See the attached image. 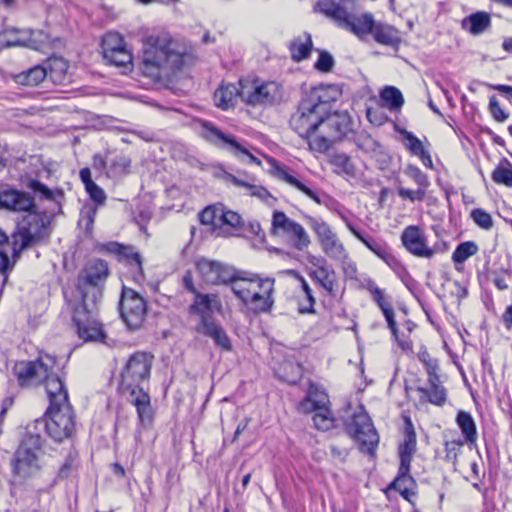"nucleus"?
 <instances>
[{
	"mask_svg": "<svg viewBox=\"0 0 512 512\" xmlns=\"http://www.w3.org/2000/svg\"><path fill=\"white\" fill-rule=\"evenodd\" d=\"M197 270L203 280L209 284H229L235 297L254 313L268 312L273 307L274 279L272 278H261L257 275L246 277L244 272L208 259L199 260Z\"/></svg>",
	"mask_w": 512,
	"mask_h": 512,
	"instance_id": "obj_1",
	"label": "nucleus"
},
{
	"mask_svg": "<svg viewBox=\"0 0 512 512\" xmlns=\"http://www.w3.org/2000/svg\"><path fill=\"white\" fill-rule=\"evenodd\" d=\"M190 58L188 45L165 31L152 33L143 42L140 70L154 80L181 69Z\"/></svg>",
	"mask_w": 512,
	"mask_h": 512,
	"instance_id": "obj_2",
	"label": "nucleus"
},
{
	"mask_svg": "<svg viewBox=\"0 0 512 512\" xmlns=\"http://www.w3.org/2000/svg\"><path fill=\"white\" fill-rule=\"evenodd\" d=\"M0 209L27 213L12 234L13 257L17 259L22 250L41 238L44 229L43 220L36 213L34 198L10 186L0 187Z\"/></svg>",
	"mask_w": 512,
	"mask_h": 512,
	"instance_id": "obj_3",
	"label": "nucleus"
},
{
	"mask_svg": "<svg viewBox=\"0 0 512 512\" xmlns=\"http://www.w3.org/2000/svg\"><path fill=\"white\" fill-rule=\"evenodd\" d=\"M153 359L154 356L150 353L135 352L130 355L120 372L119 389L128 395L129 402L136 407L141 423H150L153 418L150 396L141 386L150 377Z\"/></svg>",
	"mask_w": 512,
	"mask_h": 512,
	"instance_id": "obj_4",
	"label": "nucleus"
},
{
	"mask_svg": "<svg viewBox=\"0 0 512 512\" xmlns=\"http://www.w3.org/2000/svg\"><path fill=\"white\" fill-rule=\"evenodd\" d=\"M43 440L38 434L28 435L15 452L14 473L23 479L36 475L44 464Z\"/></svg>",
	"mask_w": 512,
	"mask_h": 512,
	"instance_id": "obj_5",
	"label": "nucleus"
},
{
	"mask_svg": "<svg viewBox=\"0 0 512 512\" xmlns=\"http://www.w3.org/2000/svg\"><path fill=\"white\" fill-rule=\"evenodd\" d=\"M321 7L326 18L358 38L362 39L371 33L375 21L371 13L366 12L356 15L347 9L345 2H342L340 5L332 4L329 7L322 3Z\"/></svg>",
	"mask_w": 512,
	"mask_h": 512,
	"instance_id": "obj_6",
	"label": "nucleus"
},
{
	"mask_svg": "<svg viewBox=\"0 0 512 512\" xmlns=\"http://www.w3.org/2000/svg\"><path fill=\"white\" fill-rule=\"evenodd\" d=\"M284 97L283 87L275 81L243 80L241 99L253 107L279 104Z\"/></svg>",
	"mask_w": 512,
	"mask_h": 512,
	"instance_id": "obj_7",
	"label": "nucleus"
},
{
	"mask_svg": "<svg viewBox=\"0 0 512 512\" xmlns=\"http://www.w3.org/2000/svg\"><path fill=\"white\" fill-rule=\"evenodd\" d=\"M348 433L358 442L362 452L373 455L379 444V435L368 413L360 407L346 423Z\"/></svg>",
	"mask_w": 512,
	"mask_h": 512,
	"instance_id": "obj_8",
	"label": "nucleus"
},
{
	"mask_svg": "<svg viewBox=\"0 0 512 512\" xmlns=\"http://www.w3.org/2000/svg\"><path fill=\"white\" fill-rule=\"evenodd\" d=\"M36 428H44L55 441H62L72 435L74 416L71 406L48 409V416L36 421Z\"/></svg>",
	"mask_w": 512,
	"mask_h": 512,
	"instance_id": "obj_9",
	"label": "nucleus"
},
{
	"mask_svg": "<svg viewBox=\"0 0 512 512\" xmlns=\"http://www.w3.org/2000/svg\"><path fill=\"white\" fill-rule=\"evenodd\" d=\"M56 360L50 355H41L36 361H20L14 365L13 372L21 386L43 383L51 369H55Z\"/></svg>",
	"mask_w": 512,
	"mask_h": 512,
	"instance_id": "obj_10",
	"label": "nucleus"
},
{
	"mask_svg": "<svg viewBox=\"0 0 512 512\" xmlns=\"http://www.w3.org/2000/svg\"><path fill=\"white\" fill-rule=\"evenodd\" d=\"M89 304L85 298L74 305L73 322L77 333L84 341H103L105 334L101 325L93 318L96 296Z\"/></svg>",
	"mask_w": 512,
	"mask_h": 512,
	"instance_id": "obj_11",
	"label": "nucleus"
},
{
	"mask_svg": "<svg viewBox=\"0 0 512 512\" xmlns=\"http://www.w3.org/2000/svg\"><path fill=\"white\" fill-rule=\"evenodd\" d=\"M307 222L315 233L322 251L328 257L338 261H343L348 258V252L344 244L327 222L321 218L312 216L307 217Z\"/></svg>",
	"mask_w": 512,
	"mask_h": 512,
	"instance_id": "obj_12",
	"label": "nucleus"
},
{
	"mask_svg": "<svg viewBox=\"0 0 512 512\" xmlns=\"http://www.w3.org/2000/svg\"><path fill=\"white\" fill-rule=\"evenodd\" d=\"M147 305L144 298L133 289L123 287L120 300L121 318L131 330L139 329L145 320Z\"/></svg>",
	"mask_w": 512,
	"mask_h": 512,
	"instance_id": "obj_13",
	"label": "nucleus"
},
{
	"mask_svg": "<svg viewBox=\"0 0 512 512\" xmlns=\"http://www.w3.org/2000/svg\"><path fill=\"white\" fill-rule=\"evenodd\" d=\"M272 234H284L288 236L295 249L303 251L310 243V236L305 228L298 222L290 219L284 212L275 211L271 222Z\"/></svg>",
	"mask_w": 512,
	"mask_h": 512,
	"instance_id": "obj_14",
	"label": "nucleus"
},
{
	"mask_svg": "<svg viewBox=\"0 0 512 512\" xmlns=\"http://www.w3.org/2000/svg\"><path fill=\"white\" fill-rule=\"evenodd\" d=\"M201 135L209 142L228 149L232 154L241 160L248 159L250 163L261 165V161L252 155L242 144L230 135L224 134L221 130L209 122L201 123Z\"/></svg>",
	"mask_w": 512,
	"mask_h": 512,
	"instance_id": "obj_15",
	"label": "nucleus"
},
{
	"mask_svg": "<svg viewBox=\"0 0 512 512\" xmlns=\"http://www.w3.org/2000/svg\"><path fill=\"white\" fill-rule=\"evenodd\" d=\"M322 111L304 97L290 118V127L300 136L309 137L321 124Z\"/></svg>",
	"mask_w": 512,
	"mask_h": 512,
	"instance_id": "obj_16",
	"label": "nucleus"
},
{
	"mask_svg": "<svg viewBox=\"0 0 512 512\" xmlns=\"http://www.w3.org/2000/svg\"><path fill=\"white\" fill-rule=\"evenodd\" d=\"M49 44V37L43 31L6 29L0 32V50L14 47L27 46L35 50H42Z\"/></svg>",
	"mask_w": 512,
	"mask_h": 512,
	"instance_id": "obj_17",
	"label": "nucleus"
},
{
	"mask_svg": "<svg viewBox=\"0 0 512 512\" xmlns=\"http://www.w3.org/2000/svg\"><path fill=\"white\" fill-rule=\"evenodd\" d=\"M108 275L109 268L106 261L101 259L88 261L78 275L77 291L80 295V301L85 298L88 302L86 289L88 287L95 289L107 279Z\"/></svg>",
	"mask_w": 512,
	"mask_h": 512,
	"instance_id": "obj_18",
	"label": "nucleus"
},
{
	"mask_svg": "<svg viewBox=\"0 0 512 512\" xmlns=\"http://www.w3.org/2000/svg\"><path fill=\"white\" fill-rule=\"evenodd\" d=\"M103 57L111 64L125 67L132 63V54L127 49L122 35L118 32H107L102 38Z\"/></svg>",
	"mask_w": 512,
	"mask_h": 512,
	"instance_id": "obj_19",
	"label": "nucleus"
},
{
	"mask_svg": "<svg viewBox=\"0 0 512 512\" xmlns=\"http://www.w3.org/2000/svg\"><path fill=\"white\" fill-rule=\"evenodd\" d=\"M402 245L416 257L432 258L435 250L427 245L424 232L415 225L406 227L401 234Z\"/></svg>",
	"mask_w": 512,
	"mask_h": 512,
	"instance_id": "obj_20",
	"label": "nucleus"
},
{
	"mask_svg": "<svg viewBox=\"0 0 512 512\" xmlns=\"http://www.w3.org/2000/svg\"><path fill=\"white\" fill-rule=\"evenodd\" d=\"M356 238L372 253L383 260L396 274L402 275L406 273L405 266L392 254L389 246L385 242L377 240L362 231Z\"/></svg>",
	"mask_w": 512,
	"mask_h": 512,
	"instance_id": "obj_21",
	"label": "nucleus"
},
{
	"mask_svg": "<svg viewBox=\"0 0 512 512\" xmlns=\"http://www.w3.org/2000/svg\"><path fill=\"white\" fill-rule=\"evenodd\" d=\"M222 311V301L217 294L213 293H196L189 307L190 314L199 317V323H203L204 320H214L211 315L213 313H222Z\"/></svg>",
	"mask_w": 512,
	"mask_h": 512,
	"instance_id": "obj_22",
	"label": "nucleus"
},
{
	"mask_svg": "<svg viewBox=\"0 0 512 512\" xmlns=\"http://www.w3.org/2000/svg\"><path fill=\"white\" fill-rule=\"evenodd\" d=\"M405 173L418 185V188L416 190H412L399 185L397 186V193L399 197L411 202L423 201L427 196V189L430 186L427 174L416 166H408Z\"/></svg>",
	"mask_w": 512,
	"mask_h": 512,
	"instance_id": "obj_23",
	"label": "nucleus"
},
{
	"mask_svg": "<svg viewBox=\"0 0 512 512\" xmlns=\"http://www.w3.org/2000/svg\"><path fill=\"white\" fill-rule=\"evenodd\" d=\"M273 174L277 179L302 192L317 204H321V199L318 193L313 189L310 182L303 181L296 174L291 173L286 167L277 163L273 165Z\"/></svg>",
	"mask_w": 512,
	"mask_h": 512,
	"instance_id": "obj_24",
	"label": "nucleus"
},
{
	"mask_svg": "<svg viewBox=\"0 0 512 512\" xmlns=\"http://www.w3.org/2000/svg\"><path fill=\"white\" fill-rule=\"evenodd\" d=\"M350 128V118L345 113L322 114L319 129L334 140H340Z\"/></svg>",
	"mask_w": 512,
	"mask_h": 512,
	"instance_id": "obj_25",
	"label": "nucleus"
},
{
	"mask_svg": "<svg viewBox=\"0 0 512 512\" xmlns=\"http://www.w3.org/2000/svg\"><path fill=\"white\" fill-rule=\"evenodd\" d=\"M43 383L50 402L49 408L71 406L63 380L54 369H51L49 377L45 378Z\"/></svg>",
	"mask_w": 512,
	"mask_h": 512,
	"instance_id": "obj_26",
	"label": "nucleus"
},
{
	"mask_svg": "<svg viewBox=\"0 0 512 512\" xmlns=\"http://www.w3.org/2000/svg\"><path fill=\"white\" fill-rule=\"evenodd\" d=\"M341 92L336 85H320L310 90L306 98L323 114L329 112V104L338 99Z\"/></svg>",
	"mask_w": 512,
	"mask_h": 512,
	"instance_id": "obj_27",
	"label": "nucleus"
},
{
	"mask_svg": "<svg viewBox=\"0 0 512 512\" xmlns=\"http://www.w3.org/2000/svg\"><path fill=\"white\" fill-rule=\"evenodd\" d=\"M225 179L235 186L242 187L247 191V194L258 198L269 206H274L277 199L270 194V192L261 185H256L254 180L248 176L245 178L237 177L230 173L225 175Z\"/></svg>",
	"mask_w": 512,
	"mask_h": 512,
	"instance_id": "obj_28",
	"label": "nucleus"
},
{
	"mask_svg": "<svg viewBox=\"0 0 512 512\" xmlns=\"http://www.w3.org/2000/svg\"><path fill=\"white\" fill-rule=\"evenodd\" d=\"M313 268L309 271V276L314 279L327 292L332 293L336 286V273L328 266L326 259L318 258L312 262Z\"/></svg>",
	"mask_w": 512,
	"mask_h": 512,
	"instance_id": "obj_29",
	"label": "nucleus"
},
{
	"mask_svg": "<svg viewBox=\"0 0 512 512\" xmlns=\"http://www.w3.org/2000/svg\"><path fill=\"white\" fill-rule=\"evenodd\" d=\"M416 433L414 430V426L409 417L405 419V429H404V437L403 441L400 443L398 447V455L400 459V464H402L403 468L411 465L412 458L416 452Z\"/></svg>",
	"mask_w": 512,
	"mask_h": 512,
	"instance_id": "obj_30",
	"label": "nucleus"
},
{
	"mask_svg": "<svg viewBox=\"0 0 512 512\" xmlns=\"http://www.w3.org/2000/svg\"><path fill=\"white\" fill-rule=\"evenodd\" d=\"M116 251L120 256L123 257L129 272L132 276V279L141 284L144 281V273L142 268V260L141 256L138 252L134 251L131 247H124L118 244H112Z\"/></svg>",
	"mask_w": 512,
	"mask_h": 512,
	"instance_id": "obj_31",
	"label": "nucleus"
},
{
	"mask_svg": "<svg viewBox=\"0 0 512 512\" xmlns=\"http://www.w3.org/2000/svg\"><path fill=\"white\" fill-rule=\"evenodd\" d=\"M196 331L202 335L212 338L215 344L222 349L227 351L231 350V342L226 331L215 320H204L203 323H198Z\"/></svg>",
	"mask_w": 512,
	"mask_h": 512,
	"instance_id": "obj_32",
	"label": "nucleus"
},
{
	"mask_svg": "<svg viewBox=\"0 0 512 512\" xmlns=\"http://www.w3.org/2000/svg\"><path fill=\"white\" fill-rule=\"evenodd\" d=\"M243 80L239 81V87L234 84H222L213 95V101L218 108L227 110L233 107L237 98H241Z\"/></svg>",
	"mask_w": 512,
	"mask_h": 512,
	"instance_id": "obj_33",
	"label": "nucleus"
},
{
	"mask_svg": "<svg viewBox=\"0 0 512 512\" xmlns=\"http://www.w3.org/2000/svg\"><path fill=\"white\" fill-rule=\"evenodd\" d=\"M410 467L411 465L403 468L402 464H400L397 477L390 485V488L398 491L406 500H410L416 494V481L410 475Z\"/></svg>",
	"mask_w": 512,
	"mask_h": 512,
	"instance_id": "obj_34",
	"label": "nucleus"
},
{
	"mask_svg": "<svg viewBox=\"0 0 512 512\" xmlns=\"http://www.w3.org/2000/svg\"><path fill=\"white\" fill-rule=\"evenodd\" d=\"M491 26V16L484 11L472 13L461 21V28L472 35H480Z\"/></svg>",
	"mask_w": 512,
	"mask_h": 512,
	"instance_id": "obj_35",
	"label": "nucleus"
},
{
	"mask_svg": "<svg viewBox=\"0 0 512 512\" xmlns=\"http://www.w3.org/2000/svg\"><path fill=\"white\" fill-rule=\"evenodd\" d=\"M370 34L377 43L382 45L396 47L401 42L400 32L388 24L374 22Z\"/></svg>",
	"mask_w": 512,
	"mask_h": 512,
	"instance_id": "obj_36",
	"label": "nucleus"
},
{
	"mask_svg": "<svg viewBox=\"0 0 512 512\" xmlns=\"http://www.w3.org/2000/svg\"><path fill=\"white\" fill-rule=\"evenodd\" d=\"M328 404V395L318 387L311 385L306 398L300 404V409L303 412L310 413L317 410L327 409Z\"/></svg>",
	"mask_w": 512,
	"mask_h": 512,
	"instance_id": "obj_37",
	"label": "nucleus"
},
{
	"mask_svg": "<svg viewBox=\"0 0 512 512\" xmlns=\"http://www.w3.org/2000/svg\"><path fill=\"white\" fill-rule=\"evenodd\" d=\"M367 289L371 293L374 301L383 312L391 332L396 333V321L394 319V310L392 306L385 300L383 291L373 282L369 281Z\"/></svg>",
	"mask_w": 512,
	"mask_h": 512,
	"instance_id": "obj_38",
	"label": "nucleus"
},
{
	"mask_svg": "<svg viewBox=\"0 0 512 512\" xmlns=\"http://www.w3.org/2000/svg\"><path fill=\"white\" fill-rule=\"evenodd\" d=\"M430 387H418L417 392L419 394V400L422 403H432L437 406H442L446 401L445 388L438 381H429Z\"/></svg>",
	"mask_w": 512,
	"mask_h": 512,
	"instance_id": "obj_39",
	"label": "nucleus"
},
{
	"mask_svg": "<svg viewBox=\"0 0 512 512\" xmlns=\"http://www.w3.org/2000/svg\"><path fill=\"white\" fill-rule=\"evenodd\" d=\"M402 136L405 141V147L411 154L418 156L425 166L432 167V159L429 151L424 147L422 141L412 132L403 130Z\"/></svg>",
	"mask_w": 512,
	"mask_h": 512,
	"instance_id": "obj_40",
	"label": "nucleus"
},
{
	"mask_svg": "<svg viewBox=\"0 0 512 512\" xmlns=\"http://www.w3.org/2000/svg\"><path fill=\"white\" fill-rule=\"evenodd\" d=\"M456 423L465 441L469 444H474L477 440V429L472 415L466 411H459L456 417Z\"/></svg>",
	"mask_w": 512,
	"mask_h": 512,
	"instance_id": "obj_41",
	"label": "nucleus"
},
{
	"mask_svg": "<svg viewBox=\"0 0 512 512\" xmlns=\"http://www.w3.org/2000/svg\"><path fill=\"white\" fill-rule=\"evenodd\" d=\"M329 163L333 167V171L342 176L355 177L357 170L351 158L344 153H335L330 159Z\"/></svg>",
	"mask_w": 512,
	"mask_h": 512,
	"instance_id": "obj_42",
	"label": "nucleus"
},
{
	"mask_svg": "<svg viewBox=\"0 0 512 512\" xmlns=\"http://www.w3.org/2000/svg\"><path fill=\"white\" fill-rule=\"evenodd\" d=\"M307 140L309 150L313 153H326L335 142L328 133L315 129L309 137H303Z\"/></svg>",
	"mask_w": 512,
	"mask_h": 512,
	"instance_id": "obj_43",
	"label": "nucleus"
},
{
	"mask_svg": "<svg viewBox=\"0 0 512 512\" xmlns=\"http://www.w3.org/2000/svg\"><path fill=\"white\" fill-rule=\"evenodd\" d=\"M311 49L312 40L309 34H304L303 37L294 39L289 46L291 57L296 62L306 59L309 56Z\"/></svg>",
	"mask_w": 512,
	"mask_h": 512,
	"instance_id": "obj_44",
	"label": "nucleus"
},
{
	"mask_svg": "<svg viewBox=\"0 0 512 512\" xmlns=\"http://www.w3.org/2000/svg\"><path fill=\"white\" fill-rule=\"evenodd\" d=\"M48 77L57 84L65 80L69 65L68 62L62 57H51L47 64Z\"/></svg>",
	"mask_w": 512,
	"mask_h": 512,
	"instance_id": "obj_45",
	"label": "nucleus"
},
{
	"mask_svg": "<svg viewBox=\"0 0 512 512\" xmlns=\"http://www.w3.org/2000/svg\"><path fill=\"white\" fill-rule=\"evenodd\" d=\"M48 75L47 68L37 65L27 71L18 74L16 82L22 85L36 86L41 83Z\"/></svg>",
	"mask_w": 512,
	"mask_h": 512,
	"instance_id": "obj_46",
	"label": "nucleus"
},
{
	"mask_svg": "<svg viewBox=\"0 0 512 512\" xmlns=\"http://www.w3.org/2000/svg\"><path fill=\"white\" fill-rule=\"evenodd\" d=\"M383 105L391 110H396L402 107L404 99L399 89L393 86L385 87L380 94Z\"/></svg>",
	"mask_w": 512,
	"mask_h": 512,
	"instance_id": "obj_47",
	"label": "nucleus"
},
{
	"mask_svg": "<svg viewBox=\"0 0 512 512\" xmlns=\"http://www.w3.org/2000/svg\"><path fill=\"white\" fill-rule=\"evenodd\" d=\"M287 273L289 275L293 276L294 278H296L300 282L301 289H302L303 293L305 294V297L307 300L306 305L302 304L299 307L300 313H312L314 311L315 298L313 296L312 289L310 288L309 284L304 279V277L302 275H300L297 271L288 270Z\"/></svg>",
	"mask_w": 512,
	"mask_h": 512,
	"instance_id": "obj_48",
	"label": "nucleus"
},
{
	"mask_svg": "<svg viewBox=\"0 0 512 512\" xmlns=\"http://www.w3.org/2000/svg\"><path fill=\"white\" fill-rule=\"evenodd\" d=\"M492 180L497 184L512 187V164L504 159L492 172Z\"/></svg>",
	"mask_w": 512,
	"mask_h": 512,
	"instance_id": "obj_49",
	"label": "nucleus"
},
{
	"mask_svg": "<svg viewBox=\"0 0 512 512\" xmlns=\"http://www.w3.org/2000/svg\"><path fill=\"white\" fill-rule=\"evenodd\" d=\"M478 252V246L473 241H466L460 243L452 254V260L454 263H464L468 258L475 255Z\"/></svg>",
	"mask_w": 512,
	"mask_h": 512,
	"instance_id": "obj_50",
	"label": "nucleus"
},
{
	"mask_svg": "<svg viewBox=\"0 0 512 512\" xmlns=\"http://www.w3.org/2000/svg\"><path fill=\"white\" fill-rule=\"evenodd\" d=\"M313 412V422L318 430L328 431L334 426V418L329 408Z\"/></svg>",
	"mask_w": 512,
	"mask_h": 512,
	"instance_id": "obj_51",
	"label": "nucleus"
},
{
	"mask_svg": "<svg viewBox=\"0 0 512 512\" xmlns=\"http://www.w3.org/2000/svg\"><path fill=\"white\" fill-rule=\"evenodd\" d=\"M473 221L483 229H490L493 225L491 215L481 208H476L471 212Z\"/></svg>",
	"mask_w": 512,
	"mask_h": 512,
	"instance_id": "obj_52",
	"label": "nucleus"
},
{
	"mask_svg": "<svg viewBox=\"0 0 512 512\" xmlns=\"http://www.w3.org/2000/svg\"><path fill=\"white\" fill-rule=\"evenodd\" d=\"M218 205H213L205 208L200 214V221L204 225H210L214 231L215 225L217 224V215L219 212Z\"/></svg>",
	"mask_w": 512,
	"mask_h": 512,
	"instance_id": "obj_53",
	"label": "nucleus"
},
{
	"mask_svg": "<svg viewBox=\"0 0 512 512\" xmlns=\"http://www.w3.org/2000/svg\"><path fill=\"white\" fill-rule=\"evenodd\" d=\"M334 66V58L327 51H320L318 60L314 67L320 72H330Z\"/></svg>",
	"mask_w": 512,
	"mask_h": 512,
	"instance_id": "obj_54",
	"label": "nucleus"
},
{
	"mask_svg": "<svg viewBox=\"0 0 512 512\" xmlns=\"http://www.w3.org/2000/svg\"><path fill=\"white\" fill-rule=\"evenodd\" d=\"M217 216H218L217 224L215 225L214 233L216 234V236H221V237L229 236L230 232H229L228 228L226 227V220H227L226 209L223 206L219 207V212H218Z\"/></svg>",
	"mask_w": 512,
	"mask_h": 512,
	"instance_id": "obj_55",
	"label": "nucleus"
},
{
	"mask_svg": "<svg viewBox=\"0 0 512 512\" xmlns=\"http://www.w3.org/2000/svg\"><path fill=\"white\" fill-rule=\"evenodd\" d=\"M489 112L497 122H504L508 118V114L501 108L500 103L495 96L490 97Z\"/></svg>",
	"mask_w": 512,
	"mask_h": 512,
	"instance_id": "obj_56",
	"label": "nucleus"
},
{
	"mask_svg": "<svg viewBox=\"0 0 512 512\" xmlns=\"http://www.w3.org/2000/svg\"><path fill=\"white\" fill-rule=\"evenodd\" d=\"M28 188H30L34 193L40 194V196L44 199H53V192L38 180H30L28 183Z\"/></svg>",
	"mask_w": 512,
	"mask_h": 512,
	"instance_id": "obj_57",
	"label": "nucleus"
},
{
	"mask_svg": "<svg viewBox=\"0 0 512 512\" xmlns=\"http://www.w3.org/2000/svg\"><path fill=\"white\" fill-rule=\"evenodd\" d=\"M90 198L97 204L102 205L106 200V194L104 190L98 186L95 182L85 188Z\"/></svg>",
	"mask_w": 512,
	"mask_h": 512,
	"instance_id": "obj_58",
	"label": "nucleus"
},
{
	"mask_svg": "<svg viewBox=\"0 0 512 512\" xmlns=\"http://www.w3.org/2000/svg\"><path fill=\"white\" fill-rule=\"evenodd\" d=\"M129 166L130 160L127 157L121 156L111 163L110 170L113 174H121L125 173Z\"/></svg>",
	"mask_w": 512,
	"mask_h": 512,
	"instance_id": "obj_59",
	"label": "nucleus"
},
{
	"mask_svg": "<svg viewBox=\"0 0 512 512\" xmlns=\"http://www.w3.org/2000/svg\"><path fill=\"white\" fill-rule=\"evenodd\" d=\"M463 443L460 440L448 441L445 443L446 457L455 460L460 452Z\"/></svg>",
	"mask_w": 512,
	"mask_h": 512,
	"instance_id": "obj_60",
	"label": "nucleus"
},
{
	"mask_svg": "<svg viewBox=\"0 0 512 512\" xmlns=\"http://www.w3.org/2000/svg\"><path fill=\"white\" fill-rule=\"evenodd\" d=\"M226 215V227L230 233L232 229L238 228L242 225V219L238 213L231 210H226Z\"/></svg>",
	"mask_w": 512,
	"mask_h": 512,
	"instance_id": "obj_61",
	"label": "nucleus"
},
{
	"mask_svg": "<svg viewBox=\"0 0 512 512\" xmlns=\"http://www.w3.org/2000/svg\"><path fill=\"white\" fill-rule=\"evenodd\" d=\"M393 336L397 340L399 346L404 351H411L413 348L412 341L410 340L408 335H405L403 332L399 334L398 329L396 328V333L392 332Z\"/></svg>",
	"mask_w": 512,
	"mask_h": 512,
	"instance_id": "obj_62",
	"label": "nucleus"
},
{
	"mask_svg": "<svg viewBox=\"0 0 512 512\" xmlns=\"http://www.w3.org/2000/svg\"><path fill=\"white\" fill-rule=\"evenodd\" d=\"M423 362L429 376V381H438L439 377L436 373L437 371V363L433 359H425L423 358Z\"/></svg>",
	"mask_w": 512,
	"mask_h": 512,
	"instance_id": "obj_63",
	"label": "nucleus"
},
{
	"mask_svg": "<svg viewBox=\"0 0 512 512\" xmlns=\"http://www.w3.org/2000/svg\"><path fill=\"white\" fill-rule=\"evenodd\" d=\"M337 213H338L340 219L345 223L348 230L355 237H357L360 234L361 230L350 220V218L344 212L338 211Z\"/></svg>",
	"mask_w": 512,
	"mask_h": 512,
	"instance_id": "obj_64",
	"label": "nucleus"
}]
</instances>
